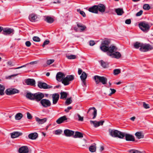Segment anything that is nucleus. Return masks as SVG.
Segmentation results:
<instances>
[{"label": "nucleus", "mask_w": 153, "mask_h": 153, "mask_svg": "<svg viewBox=\"0 0 153 153\" xmlns=\"http://www.w3.org/2000/svg\"><path fill=\"white\" fill-rule=\"evenodd\" d=\"M22 134V133L18 131L10 133L11 137L13 138H16Z\"/></svg>", "instance_id": "nucleus-23"}, {"label": "nucleus", "mask_w": 153, "mask_h": 153, "mask_svg": "<svg viewBox=\"0 0 153 153\" xmlns=\"http://www.w3.org/2000/svg\"><path fill=\"white\" fill-rule=\"evenodd\" d=\"M96 144L94 143L89 148L90 151L92 152H94L96 151Z\"/></svg>", "instance_id": "nucleus-32"}, {"label": "nucleus", "mask_w": 153, "mask_h": 153, "mask_svg": "<svg viewBox=\"0 0 153 153\" xmlns=\"http://www.w3.org/2000/svg\"><path fill=\"white\" fill-rule=\"evenodd\" d=\"M60 95V99H64L66 98L67 97L68 93L66 92L63 91L61 92Z\"/></svg>", "instance_id": "nucleus-37"}, {"label": "nucleus", "mask_w": 153, "mask_h": 153, "mask_svg": "<svg viewBox=\"0 0 153 153\" xmlns=\"http://www.w3.org/2000/svg\"><path fill=\"white\" fill-rule=\"evenodd\" d=\"M68 77H67V76H66L65 77H64L62 81V83L65 85H68L70 83V82H69L68 80Z\"/></svg>", "instance_id": "nucleus-35"}, {"label": "nucleus", "mask_w": 153, "mask_h": 153, "mask_svg": "<svg viewBox=\"0 0 153 153\" xmlns=\"http://www.w3.org/2000/svg\"><path fill=\"white\" fill-rule=\"evenodd\" d=\"M143 11L142 10H140V11L137 12L136 14V16H141L142 13H143Z\"/></svg>", "instance_id": "nucleus-56"}, {"label": "nucleus", "mask_w": 153, "mask_h": 153, "mask_svg": "<svg viewBox=\"0 0 153 153\" xmlns=\"http://www.w3.org/2000/svg\"><path fill=\"white\" fill-rule=\"evenodd\" d=\"M22 117V114L21 113L17 114L15 116V118L16 120H20Z\"/></svg>", "instance_id": "nucleus-40"}, {"label": "nucleus", "mask_w": 153, "mask_h": 153, "mask_svg": "<svg viewBox=\"0 0 153 153\" xmlns=\"http://www.w3.org/2000/svg\"><path fill=\"white\" fill-rule=\"evenodd\" d=\"M83 134L79 131H76L74 135L73 136L74 138H81L83 137Z\"/></svg>", "instance_id": "nucleus-30"}, {"label": "nucleus", "mask_w": 153, "mask_h": 153, "mask_svg": "<svg viewBox=\"0 0 153 153\" xmlns=\"http://www.w3.org/2000/svg\"><path fill=\"white\" fill-rule=\"evenodd\" d=\"M18 74H13V75H11L10 76H9L8 77H7L6 78L7 79H10L12 77H14V76H17Z\"/></svg>", "instance_id": "nucleus-58"}, {"label": "nucleus", "mask_w": 153, "mask_h": 153, "mask_svg": "<svg viewBox=\"0 0 153 153\" xmlns=\"http://www.w3.org/2000/svg\"><path fill=\"white\" fill-rule=\"evenodd\" d=\"M65 76L64 74L59 72L56 75V79L57 81L59 82L62 81Z\"/></svg>", "instance_id": "nucleus-13"}, {"label": "nucleus", "mask_w": 153, "mask_h": 153, "mask_svg": "<svg viewBox=\"0 0 153 153\" xmlns=\"http://www.w3.org/2000/svg\"><path fill=\"white\" fill-rule=\"evenodd\" d=\"M5 88L4 86L0 84V94L1 95H3L4 94V91Z\"/></svg>", "instance_id": "nucleus-38"}, {"label": "nucleus", "mask_w": 153, "mask_h": 153, "mask_svg": "<svg viewBox=\"0 0 153 153\" xmlns=\"http://www.w3.org/2000/svg\"><path fill=\"white\" fill-rule=\"evenodd\" d=\"M25 45L27 47H29L30 46L31 44L30 42L29 41H26L25 43Z\"/></svg>", "instance_id": "nucleus-59"}, {"label": "nucleus", "mask_w": 153, "mask_h": 153, "mask_svg": "<svg viewBox=\"0 0 153 153\" xmlns=\"http://www.w3.org/2000/svg\"><path fill=\"white\" fill-rule=\"evenodd\" d=\"M37 18V16L34 14H30L29 17V19L30 21L32 22H35L36 19Z\"/></svg>", "instance_id": "nucleus-29"}, {"label": "nucleus", "mask_w": 153, "mask_h": 153, "mask_svg": "<svg viewBox=\"0 0 153 153\" xmlns=\"http://www.w3.org/2000/svg\"><path fill=\"white\" fill-rule=\"evenodd\" d=\"M110 90L111 91V93L109 94V96H111L112 94H114L116 92V90L114 89L110 88Z\"/></svg>", "instance_id": "nucleus-54"}, {"label": "nucleus", "mask_w": 153, "mask_h": 153, "mask_svg": "<svg viewBox=\"0 0 153 153\" xmlns=\"http://www.w3.org/2000/svg\"><path fill=\"white\" fill-rule=\"evenodd\" d=\"M36 121L39 124H42L46 122L47 120V118H45L40 119L38 117L36 118Z\"/></svg>", "instance_id": "nucleus-25"}, {"label": "nucleus", "mask_w": 153, "mask_h": 153, "mask_svg": "<svg viewBox=\"0 0 153 153\" xmlns=\"http://www.w3.org/2000/svg\"><path fill=\"white\" fill-rule=\"evenodd\" d=\"M135 135L139 139L143 138L144 137V134L140 132H136L135 133Z\"/></svg>", "instance_id": "nucleus-31"}, {"label": "nucleus", "mask_w": 153, "mask_h": 153, "mask_svg": "<svg viewBox=\"0 0 153 153\" xmlns=\"http://www.w3.org/2000/svg\"><path fill=\"white\" fill-rule=\"evenodd\" d=\"M124 137H125L126 140V141H135L134 137L132 135L125 134L124 133Z\"/></svg>", "instance_id": "nucleus-12"}, {"label": "nucleus", "mask_w": 153, "mask_h": 153, "mask_svg": "<svg viewBox=\"0 0 153 153\" xmlns=\"http://www.w3.org/2000/svg\"><path fill=\"white\" fill-rule=\"evenodd\" d=\"M115 11L118 15H122L124 13L123 9L120 8L116 9Z\"/></svg>", "instance_id": "nucleus-33"}, {"label": "nucleus", "mask_w": 153, "mask_h": 153, "mask_svg": "<svg viewBox=\"0 0 153 153\" xmlns=\"http://www.w3.org/2000/svg\"><path fill=\"white\" fill-rule=\"evenodd\" d=\"M33 40L35 42H39L40 40V39L38 36H34L33 38Z\"/></svg>", "instance_id": "nucleus-49"}, {"label": "nucleus", "mask_w": 153, "mask_h": 153, "mask_svg": "<svg viewBox=\"0 0 153 153\" xmlns=\"http://www.w3.org/2000/svg\"><path fill=\"white\" fill-rule=\"evenodd\" d=\"M110 44V41L109 40H105L102 42L100 48L104 52H107V54L111 56L114 52L117 51V48L113 45H111L109 47Z\"/></svg>", "instance_id": "nucleus-1"}, {"label": "nucleus", "mask_w": 153, "mask_h": 153, "mask_svg": "<svg viewBox=\"0 0 153 153\" xmlns=\"http://www.w3.org/2000/svg\"><path fill=\"white\" fill-rule=\"evenodd\" d=\"M38 85L40 88L44 89H49L52 88V86L48 85L45 83L41 82H38Z\"/></svg>", "instance_id": "nucleus-10"}, {"label": "nucleus", "mask_w": 153, "mask_h": 153, "mask_svg": "<svg viewBox=\"0 0 153 153\" xmlns=\"http://www.w3.org/2000/svg\"><path fill=\"white\" fill-rule=\"evenodd\" d=\"M66 57L68 59H76V56L74 55H66Z\"/></svg>", "instance_id": "nucleus-42"}, {"label": "nucleus", "mask_w": 153, "mask_h": 153, "mask_svg": "<svg viewBox=\"0 0 153 153\" xmlns=\"http://www.w3.org/2000/svg\"><path fill=\"white\" fill-rule=\"evenodd\" d=\"M87 77V75L86 73L83 71L82 72L81 75L80 76V79L82 80H85Z\"/></svg>", "instance_id": "nucleus-34"}, {"label": "nucleus", "mask_w": 153, "mask_h": 153, "mask_svg": "<svg viewBox=\"0 0 153 153\" xmlns=\"http://www.w3.org/2000/svg\"><path fill=\"white\" fill-rule=\"evenodd\" d=\"M109 134L112 137H118L120 138L123 139L124 137V133L119 131L116 130L109 129Z\"/></svg>", "instance_id": "nucleus-2"}, {"label": "nucleus", "mask_w": 153, "mask_h": 153, "mask_svg": "<svg viewBox=\"0 0 153 153\" xmlns=\"http://www.w3.org/2000/svg\"><path fill=\"white\" fill-rule=\"evenodd\" d=\"M49 43V41H48V40H45L44 42L43 43V44L42 45V46L43 47H44L46 45L48 44Z\"/></svg>", "instance_id": "nucleus-55"}, {"label": "nucleus", "mask_w": 153, "mask_h": 153, "mask_svg": "<svg viewBox=\"0 0 153 153\" xmlns=\"http://www.w3.org/2000/svg\"><path fill=\"white\" fill-rule=\"evenodd\" d=\"M18 151L19 153H28V149L27 146H22L19 149Z\"/></svg>", "instance_id": "nucleus-17"}, {"label": "nucleus", "mask_w": 153, "mask_h": 153, "mask_svg": "<svg viewBox=\"0 0 153 153\" xmlns=\"http://www.w3.org/2000/svg\"><path fill=\"white\" fill-rule=\"evenodd\" d=\"M104 122V121L101 120L99 121H97L90 120V122L91 124H93L95 127H97L100 125H102Z\"/></svg>", "instance_id": "nucleus-11"}, {"label": "nucleus", "mask_w": 153, "mask_h": 153, "mask_svg": "<svg viewBox=\"0 0 153 153\" xmlns=\"http://www.w3.org/2000/svg\"><path fill=\"white\" fill-rule=\"evenodd\" d=\"M72 108V107L71 106L68 107L67 109H65V111L66 112H68L69 110L71 109Z\"/></svg>", "instance_id": "nucleus-60"}, {"label": "nucleus", "mask_w": 153, "mask_h": 153, "mask_svg": "<svg viewBox=\"0 0 153 153\" xmlns=\"http://www.w3.org/2000/svg\"><path fill=\"white\" fill-rule=\"evenodd\" d=\"M78 72L79 75H80L82 72V70L80 68H78Z\"/></svg>", "instance_id": "nucleus-63"}, {"label": "nucleus", "mask_w": 153, "mask_h": 153, "mask_svg": "<svg viewBox=\"0 0 153 153\" xmlns=\"http://www.w3.org/2000/svg\"><path fill=\"white\" fill-rule=\"evenodd\" d=\"M88 10L89 12L93 13H98V11L97 10V5H94L89 7L88 9Z\"/></svg>", "instance_id": "nucleus-18"}, {"label": "nucleus", "mask_w": 153, "mask_h": 153, "mask_svg": "<svg viewBox=\"0 0 153 153\" xmlns=\"http://www.w3.org/2000/svg\"><path fill=\"white\" fill-rule=\"evenodd\" d=\"M150 7L149 4H146L143 5V8L145 10H148L150 9Z\"/></svg>", "instance_id": "nucleus-46"}, {"label": "nucleus", "mask_w": 153, "mask_h": 153, "mask_svg": "<svg viewBox=\"0 0 153 153\" xmlns=\"http://www.w3.org/2000/svg\"><path fill=\"white\" fill-rule=\"evenodd\" d=\"M25 83L28 85L33 86L35 85V80L33 79H28L25 80Z\"/></svg>", "instance_id": "nucleus-20"}, {"label": "nucleus", "mask_w": 153, "mask_h": 153, "mask_svg": "<svg viewBox=\"0 0 153 153\" xmlns=\"http://www.w3.org/2000/svg\"><path fill=\"white\" fill-rule=\"evenodd\" d=\"M77 11H79L80 14L82 15L83 17L85 16V13L83 11L80 10V9H77Z\"/></svg>", "instance_id": "nucleus-50"}, {"label": "nucleus", "mask_w": 153, "mask_h": 153, "mask_svg": "<svg viewBox=\"0 0 153 153\" xmlns=\"http://www.w3.org/2000/svg\"><path fill=\"white\" fill-rule=\"evenodd\" d=\"M153 49V47L149 44H142L139 50L141 52H146Z\"/></svg>", "instance_id": "nucleus-4"}, {"label": "nucleus", "mask_w": 153, "mask_h": 153, "mask_svg": "<svg viewBox=\"0 0 153 153\" xmlns=\"http://www.w3.org/2000/svg\"><path fill=\"white\" fill-rule=\"evenodd\" d=\"M92 110L94 111L92 114V115H93L92 119H94L96 117L97 115V110L95 107H92L89 108L88 111L87 112V113L89 114L90 111Z\"/></svg>", "instance_id": "nucleus-19"}, {"label": "nucleus", "mask_w": 153, "mask_h": 153, "mask_svg": "<svg viewBox=\"0 0 153 153\" xmlns=\"http://www.w3.org/2000/svg\"><path fill=\"white\" fill-rule=\"evenodd\" d=\"M67 118L66 116L61 117L58 119L56 121V123L58 124H61L65 120H67Z\"/></svg>", "instance_id": "nucleus-21"}, {"label": "nucleus", "mask_w": 153, "mask_h": 153, "mask_svg": "<svg viewBox=\"0 0 153 153\" xmlns=\"http://www.w3.org/2000/svg\"><path fill=\"white\" fill-rule=\"evenodd\" d=\"M101 65L104 68H106L108 65V62H105L102 60L100 61Z\"/></svg>", "instance_id": "nucleus-39"}, {"label": "nucleus", "mask_w": 153, "mask_h": 153, "mask_svg": "<svg viewBox=\"0 0 153 153\" xmlns=\"http://www.w3.org/2000/svg\"><path fill=\"white\" fill-rule=\"evenodd\" d=\"M143 106L146 109L149 108H150L149 105L146 104L145 102H143Z\"/></svg>", "instance_id": "nucleus-53"}, {"label": "nucleus", "mask_w": 153, "mask_h": 153, "mask_svg": "<svg viewBox=\"0 0 153 153\" xmlns=\"http://www.w3.org/2000/svg\"><path fill=\"white\" fill-rule=\"evenodd\" d=\"M54 132L55 134L59 135L62 133V131L61 129H58L55 131Z\"/></svg>", "instance_id": "nucleus-47"}, {"label": "nucleus", "mask_w": 153, "mask_h": 153, "mask_svg": "<svg viewBox=\"0 0 153 153\" xmlns=\"http://www.w3.org/2000/svg\"><path fill=\"white\" fill-rule=\"evenodd\" d=\"M121 54L120 52L115 51L110 56L112 58L119 59L121 57Z\"/></svg>", "instance_id": "nucleus-26"}, {"label": "nucleus", "mask_w": 153, "mask_h": 153, "mask_svg": "<svg viewBox=\"0 0 153 153\" xmlns=\"http://www.w3.org/2000/svg\"><path fill=\"white\" fill-rule=\"evenodd\" d=\"M45 18L44 19V20L47 23H52L54 20L53 19L49 16H45Z\"/></svg>", "instance_id": "nucleus-28"}, {"label": "nucleus", "mask_w": 153, "mask_h": 153, "mask_svg": "<svg viewBox=\"0 0 153 153\" xmlns=\"http://www.w3.org/2000/svg\"><path fill=\"white\" fill-rule=\"evenodd\" d=\"M5 92L7 95H10L19 93V91L15 88H9L6 90Z\"/></svg>", "instance_id": "nucleus-6"}, {"label": "nucleus", "mask_w": 153, "mask_h": 153, "mask_svg": "<svg viewBox=\"0 0 153 153\" xmlns=\"http://www.w3.org/2000/svg\"><path fill=\"white\" fill-rule=\"evenodd\" d=\"M2 33L5 35H8L12 33L13 34L14 32V30L10 28H3Z\"/></svg>", "instance_id": "nucleus-8"}, {"label": "nucleus", "mask_w": 153, "mask_h": 153, "mask_svg": "<svg viewBox=\"0 0 153 153\" xmlns=\"http://www.w3.org/2000/svg\"><path fill=\"white\" fill-rule=\"evenodd\" d=\"M120 73V70L119 69H115L114 70V75H117Z\"/></svg>", "instance_id": "nucleus-48"}, {"label": "nucleus", "mask_w": 153, "mask_h": 153, "mask_svg": "<svg viewBox=\"0 0 153 153\" xmlns=\"http://www.w3.org/2000/svg\"><path fill=\"white\" fill-rule=\"evenodd\" d=\"M7 64L8 65H10V66H13V65L12 64V62L11 61H8L7 62Z\"/></svg>", "instance_id": "nucleus-64"}, {"label": "nucleus", "mask_w": 153, "mask_h": 153, "mask_svg": "<svg viewBox=\"0 0 153 153\" xmlns=\"http://www.w3.org/2000/svg\"><path fill=\"white\" fill-rule=\"evenodd\" d=\"M36 63V62L35 61L32 62H30L29 63H27L25 65L22 66H20V67H18L17 68H13V69H19L20 68H22L23 67H25L27 65H28L29 64L32 65V64H33Z\"/></svg>", "instance_id": "nucleus-41"}, {"label": "nucleus", "mask_w": 153, "mask_h": 153, "mask_svg": "<svg viewBox=\"0 0 153 153\" xmlns=\"http://www.w3.org/2000/svg\"><path fill=\"white\" fill-rule=\"evenodd\" d=\"M77 116L79 118V121H83V117H81L79 114H77Z\"/></svg>", "instance_id": "nucleus-61"}, {"label": "nucleus", "mask_w": 153, "mask_h": 153, "mask_svg": "<svg viewBox=\"0 0 153 153\" xmlns=\"http://www.w3.org/2000/svg\"><path fill=\"white\" fill-rule=\"evenodd\" d=\"M125 22L126 24L128 25L130 24L131 22V19H128L126 20Z\"/></svg>", "instance_id": "nucleus-57"}, {"label": "nucleus", "mask_w": 153, "mask_h": 153, "mask_svg": "<svg viewBox=\"0 0 153 153\" xmlns=\"http://www.w3.org/2000/svg\"><path fill=\"white\" fill-rule=\"evenodd\" d=\"M64 133L65 136L69 137L74 135V131L66 129L64 130Z\"/></svg>", "instance_id": "nucleus-14"}, {"label": "nucleus", "mask_w": 153, "mask_h": 153, "mask_svg": "<svg viewBox=\"0 0 153 153\" xmlns=\"http://www.w3.org/2000/svg\"><path fill=\"white\" fill-rule=\"evenodd\" d=\"M38 137V134L36 132L30 133L28 135L29 138L31 140H35Z\"/></svg>", "instance_id": "nucleus-22"}, {"label": "nucleus", "mask_w": 153, "mask_h": 153, "mask_svg": "<svg viewBox=\"0 0 153 153\" xmlns=\"http://www.w3.org/2000/svg\"><path fill=\"white\" fill-rule=\"evenodd\" d=\"M66 76L68 77V80L69 82H70V81H72L74 79V76L73 75H67Z\"/></svg>", "instance_id": "nucleus-43"}, {"label": "nucleus", "mask_w": 153, "mask_h": 153, "mask_svg": "<svg viewBox=\"0 0 153 153\" xmlns=\"http://www.w3.org/2000/svg\"><path fill=\"white\" fill-rule=\"evenodd\" d=\"M129 153H142V152L135 149H131L129 151Z\"/></svg>", "instance_id": "nucleus-45"}, {"label": "nucleus", "mask_w": 153, "mask_h": 153, "mask_svg": "<svg viewBox=\"0 0 153 153\" xmlns=\"http://www.w3.org/2000/svg\"><path fill=\"white\" fill-rule=\"evenodd\" d=\"M72 102L71 100V97L68 98L66 100L65 102V104L67 105H68L71 104Z\"/></svg>", "instance_id": "nucleus-44"}, {"label": "nucleus", "mask_w": 153, "mask_h": 153, "mask_svg": "<svg viewBox=\"0 0 153 153\" xmlns=\"http://www.w3.org/2000/svg\"><path fill=\"white\" fill-rule=\"evenodd\" d=\"M54 61V59H49L47 60V63L48 65H50L53 63Z\"/></svg>", "instance_id": "nucleus-52"}, {"label": "nucleus", "mask_w": 153, "mask_h": 153, "mask_svg": "<svg viewBox=\"0 0 153 153\" xmlns=\"http://www.w3.org/2000/svg\"><path fill=\"white\" fill-rule=\"evenodd\" d=\"M139 26L140 28L143 31L148 30L150 28L148 24L143 22L139 23Z\"/></svg>", "instance_id": "nucleus-5"}, {"label": "nucleus", "mask_w": 153, "mask_h": 153, "mask_svg": "<svg viewBox=\"0 0 153 153\" xmlns=\"http://www.w3.org/2000/svg\"><path fill=\"white\" fill-rule=\"evenodd\" d=\"M142 44V43L137 42L134 44V46L135 48L138 49L139 47L140 48L141 47Z\"/></svg>", "instance_id": "nucleus-36"}, {"label": "nucleus", "mask_w": 153, "mask_h": 153, "mask_svg": "<svg viewBox=\"0 0 153 153\" xmlns=\"http://www.w3.org/2000/svg\"><path fill=\"white\" fill-rule=\"evenodd\" d=\"M44 95L43 94L38 92L34 94V100L37 102L41 101L42 99L44 97Z\"/></svg>", "instance_id": "nucleus-7"}, {"label": "nucleus", "mask_w": 153, "mask_h": 153, "mask_svg": "<svg viewBox=\"0 0 153 153\" xmlns=\"http://www.w3.org/2000/svg\"><path fill=\"white\" fill-rule=\"evenodd\" d=\"M77 27L79 28L80 32H82L84 31L86 28V26L81 23H77Z\"/></svg>", "instance_id": "nucleus-24"}, {"label": "nucleus", "mask_w": 153, "mask_h": 153, "mask_svg": "<svg viewBox=\"0 0 153 153\" xmlns=\"http://www.w3.org/2000/svg\"><path fill=\"white\" fill-rule=\"evenodd\" d=\"M97 10L98 12L99 11L102 13H103L105 11V7L104 4H100L97 5Z\"/></svg>", "instance_id": "nucleus-15"}, {"label": "nucleus", "mask_w": 153, "mask_h": 153, "mask_svg": "<svg viewBox=\"0 0 153 153\" xmlns=\"http://www.w3.org/2000/svg\"><path fill=\"white\" fill-rule=\"evenodd\" d=\"M40 102L42 106L45 108L49 107L51 105V102L47 99H42L40 101Z\"/></svg>", "instance_id": "nucleus-9"}, {"label": "nucleus", "mask_w": 153, "mask_h": 153, "mask_svg": "<svg viewBox=\"0 0 153 153\" xmlns=\"http://www.w3.org/2000/svg\"><path fill=\"white\" fill-rule=\"evenodd\" d=\"M27 118L28 119L31 120L32 118V116L29 112H27Z\"/></svg>", "instance_id": "nucleus-51"}, {"label": "nucleus", "mask_w": 153, "mask_h": 153, "mask_svg": "<svg viewBox=\"0 0 153 153\" xmlns=\"http://www.w3.org/2000/svg\"><path fill=\"white\" fill-rule=\"evenodd\" d=\"M26 97L29 100H34V94H33L30 92H27L26 95Z\"/></svg>", "instance_id": "nucleus-27"}, {"label": "nucleus", "mask_w": 153, "mask_h": 153, "mask_svg": "<svg viewBox=\"0 0 153 153\" xmlns=\"http://www.w3.org/2000/svg\"><path fill=\"white\" fill-rule=\"evenodd\" d=\"M59 97V95L56 93L52 95L53 103V104H55L57 103Z\"/></svg>", "instance_id": "nucleus-16"}, {"label": "nucleus", "mask_w": 153, "mask_h": 153, "mask_svg": "<svg viewBox=\"0 0 153 153\" xmlns=\"http://www.w3.org/2000/svg\"><path fill=\"white\" fill-rule=\"evenodd\" d=\"M93 79L96 84H99L100 82H101L103 85H105L107 83V79L104 76L96 75L94 76Z\"/></svg>", "instance_id": "nucleus-3"}, {"label": "nucleus", "mask_w": 153, "mask_h": 153, "mask_svg": "<svg viewBox=\"0 0 153 153\" xmlns=\"http://www.w3.org/2000/svg\"><path fill=\"white\" fill-rule=\"evenodd\" d=\"M94 41L91 40L89 42V45L90 46H92L95 44Z\"/></svg>", "instance_id": "nucleus-62"}]
</instances>
